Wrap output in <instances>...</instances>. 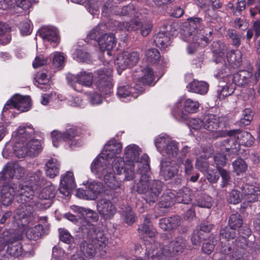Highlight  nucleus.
I'll list each match as a JSON object with an SVG mask.
<instances>
[{"label":"nucleus","instance_id":"f257e3e1","mask_svg":"<svg viewBox=\"0 0 260 260\" xmlns=\"http://www.w3.org/2000/svg\"><path fill=\"white\" fill-rule=\"evenodd\" d=\"M47 183L43 172L38 170L28 173L25 181L19 185L16 200L19 205L16 210V218L24 220V224L33 219L36 206L34 199L36 191Z\"/></svg>","mask_w":260,"mask_h":260},{"label":"nucleus","instance_id":"f03ea898","mask_svg":"<svg viewBox=\"0 0 260 260\" xmlns=\"http://www.w3.org/2000/svg\"><path fill=\"white\" fill-rule=\"evenodd\" d=\"M188 23L182 32V39L189 43L187 48L188 53L192 54L199 46H206L209 42L207 35L204 36L203 29L197 30L201 27L202 20L198 17H191L187 19Z\"/></svg>","mask_w":260,"mask_h":260},{"label":"nucleus","instance_id":"7ed1b4c3","mask_svg":"<svg viewBox=\"0 0 260 260\" xmlns=\"http://www.w3.org/2000/svg\"><path fill=\"white\" fill-rule=\"evenodd\" d=\"M87 240L82 241L80 244V250L85 257H93L97 251L103 250L108 244V238L104 232L94 225H89L87 229Z\"/></svg>","mask_w":260,"mask_h":260},{"label":"nucleus","instance_id":"20e7f679","mask_svg":"<svg viewBox=\"0 0 260 260\" xmlns=\"http://www.w3.org/2000/svg\"><path fill=\"white\" fill-rule=\"evenodd\" d=\"M141 149L138 146L135 144H131L126 147L124 150V156L126 161L135 167V164L137 163L138 166V169L141 172H147L150 170L149 156L144 154L141 157V160L139 161L140 152Z\"/></svg>","mask_w":260,"mask_h":260},{"label":"nucleus","instance_id":"39448f33","mask_svg":"<svg viewBox=\"0 0 260 260\" xmlns=\"http://www.w3.org/2000/svg\"><path fill=\"white\" fill-rule=\"evenodd\" d=\"M111 73L112 70L110 68L101 69L96 71L95 85L101 95H109L112 92Z\"/></svg>","mask_w":260,"mask_h":260},{"label":"nucleus","instance_id":"423d86ee","mask_svg":"<svg viewBox=\"0 0 260 260\" xmlns=\"http://www.w3.org/2000/svg\"><path fill=\"white\" fill-rule=\"evenodd\" d=\"M155 144L161 153H166L170 158L176 157L179 153L177 143L167 137L160 136L156 138Z\"/></svg>","mask_w":260,"mask_h":260},{"label":"nucleus","instance_id":"0eeeda50","mask_svg":"<svg viewBox=\"0 0 260 260\" xmlns=\"http://www.w3.org/2000/svg\"><path fill=\"white\" fill-rule=\"evenodd\" d=\"M78 136V131L75 126L67 128L63 133L57 131H54L51 133L53 145L56 147L62 141L68 142L71 147L76 145L77 142L75 138Z\"/></svg>","mask_w":260,"mask_h":260},{"label":"nucleus","instance_id":"6e6552de","mask_svg":"<svg viewBox=\"0 0 260 260\" xmlns=\"http://www.w3.org/2000/svg\"><path fill=\"white\" fill-rule=\"evenodd\" d=\"M112 169L117 175L123 173L124 175V180L131 181L135 178L134 166L126 161L125 163L123 157H117L114 159Z\"/></svg>","mask_w":260,"mask_h":260},{"label":"nucleus","instance_id":"1a4fd4ad","mask_svg":"<svg viewBox=\"0 0 260 260\" xmlns=\"http://www.w3.org/2000/svg\"><path fill=\"white\" fill-rule=\"evenodd\" d=\"M72 87L78 92L82 91L80 85L90 86L93 82V76L92 73L85 71L81 72L76 75H68L67 77Z\"/></svg>","mask_w":260,"mask_h":260},{"label":"nucleus","instance_id":"9d476101","mask_svg":"<svg viewBox=\"0 0 260 260\" xmlns=\"http://www.w3.org/2000/svg\"><path fill=\"white\" fill-rule=\"evenodd\" d=\"M30 107V99L29 96L16 94L7 101L3 108V112L14 108L22 112L28 111Z\"/></svg>","mask_w":260,"mask_h":260},{"label":"nucleus","instance_id":"9b49d317","mask_svg":"<svg viewBox=\"0 0 260 260\" xmlns=\"http://www.w3.org/2000/svg\"><path fill=\"white\" fill-rule=\"evenodd\" d=\"M109 164V159L104 156L101 152V154L95 158L91 164V170L92 172L96 174L99 178H101L111 171Z\"/></svg>","mask_w":260,"mask_h":260},{"label":"nucleus","instance_id":"f8f14e48","mask_svg":"<svg viewBox=\"0 0 260 260\" xmlns=\"http://www.w3.org/2000/svg\"><path fill=\"white\" fill-rule=\"evenodd\" d=\"M139 59L140 55L138 52H124L118 56L116 63L120 70H124L127 68L136 65Z\"/></svg>","mask_w":260,"mask_h":260},{"label":"nucleus","instance_id":"ddd939ff","mask_svg":"<svg viewBox=\"0 0 260 260\" xmlns=\"http://www.w3.org/2000/svg\"><path fill=\"white\" fill-rule=\"evenodd\" d=\"M103 190V184L100 182L94 181L88 183L86 190L78 189L77 196L84 199L94 200Z\"/></svg>","mask_w":260,"mask_h":260},{"label":"nucleus","instance_id":"4468645a","mask_svg":"<svg viewBox=\"0 0 260 260\" xmlns=\"http://www.w3.org/2000/svg\"><path fill=\"white\" fill-rule=\"evenodd\" d=\"M177 163L173 160L161 161L160 174L165 180L170 179L177 175L179 165L182 162L181 159H177Z\"/></svg>","mask_w":260,"mask_h":260},{"label":"nucleus","instance_id":"2eb2a0df","mask_svg":"<svg viewBox=\"0 0 260 260\" xmlns=\"http://www.w3.org/2000/svg\"><path fill=\"white\" fill-rule=\"evenodd\" d=\"M164 186V184L159 180H151L149 183L147 192L144 197L146 202L150 205L155 203L158 200Z\"/></svg>","mask_w":260,"mask_h":260},{"label":"nucleus","instance_id":"dca6fc26","mask_svg":"<svg viewBox=\"0 0 260 260\" xmlns=\"http://www.w3.org/2000/svg\"><path fill=\"white\" fill-rule=\"evenodd\" d=\"M199 103L198 101H193L190 99H185L183 102V111L176 110L174 112V115L180 120H186L188 118L187 113H193L197 112L199 109Z\"/></svg>","mask_w":260,"mask_h":260},{"label":"nucleus","instance_id":"f3484780","mask_svg":"<svg viewBox=\"0 0 260 260\" xmlns=\"http://www.w3.org/2000/svg\"><path fill=\"white\" fill-rule=\"evenodd\" d=\"M186 247V240L182 236H179L169 244L164 246L165 252L170 255L182 253Z\"/></svg>","mask_w":260,"mask_h":260},{"label":"nucleus","instance_id":"a211bd4d","mask_svg":"<svg viewBox=\"0 0 260 260\" xmlns=\"http://www.w3.org/2000/svg\"><path fill=\"white\" fill-rule=\"evenodd\" d=\"M226 134L228 136H234V138H237L240 146L243 145L249 147L254 142V137L249 133L240 129L230 130Z\"/></svg>","mask_w":260,"mask_h":260},{"label":"nucleus","instance_id":"6ab92c4d","mask_svg":"<svg viewBox=\"0 0 260 260\" xmlns=\"http://www.w3.org/2000/svg\"><path fill=\"white\" fill-rule=\"evenodd\" d=\"M97 209L99 214L106 219H110L116 212L115 205L110 200L105 199L98 201Z\"/></svg>","mask_w":260,"mask_h":260},{"label":"nucleus","instance_id":"aec40b11","mask_svg":"<svg viewBox=\"0 0 260 260\" xmlns=\"http://www.w3.org/2000/svg\"><path fill=\"white\" fill-rule=\"evenodd\" d=\"M98 43L102 52L107 51L110 55V50L113 49L116 44V40L113 34H105L99 39Z\"/></svg>","mask_w":260,"mask_h":260},{"label":"nucleus","instance_id":"412c9836","mask_svg":"<svg viewBox=\"0 0 260 260\" xmlns=\"http://www.w3.org/2000/svg\"><path fill=\"white\" fill-rule=\"evenodd\" d=\"M74 175L72 172H67L62 175L60 180V192L66 194L76 187Z\"/></svg>","mask_w":260,"mask_h":260},{"label":"nucleus","instance_id":"4be33fe9","mask_svg":"<svg viewBox=\"0 0 260 260\" xmlns=\"http://www.w3.org/2000/svg\"><path fill=\"white\" fill-rule=\"evenodd\" d=\"M122 144L113 139L109 140L105 145L102 153L104 156L109 159L116 154L120 153L122 150Z\"/></svg>","mask_w":260,"mask_h":260},{"label":"nucleus","instance_id":"5701e85b","mask_svg":"<svg viewBox=\"0 0 260 260\" xmlns=\"http://www.w3.org/2000/svg\"><path fill=\"white\" fill-rule=\"evenodd\" d=\"M49 184L44 188L39 194V198L41 200V204L45 205L46 207H50L52 204V199L56 194V187L52 184Z\"/></svg>","mask_w":260,"mask_h":260},{"label":"nucleus","instance_id":"b1692460","mask_svg":"<svg viewBox=\"0 0 260 260\" xmlns=\"http://www.w3.org/2000/svg\"><path fill=\"white\" fill-rule=\"evenodd\" d=\"M100 179H103L105 183L112 190H118L114 194L115 198L118 197L121 194L123 190L121 186V181L116 179L111 171L104 175Z\"/></svg>","mask_w":260,"mask_h":260},{"label":"nucleus","instance_id":"393cba45","mask_svg":"<svg viewBox=\"0 0 260 260\" xmlns=\"http://www.w3.org/2000/svg\"><path fill=\"white\" fill-rule=\"evenodd\" d=\"M141 171L139 169L138 170V172L141 174V176L139 181L134 186V189L140 194L145 193L146 194L148 189L149 183L151 180L150 176L147 174L149 171L144 172L142 171V168H141Z\"/></svg>","mask_w":260,"mask_h":260},{"label":"nucleus","instance_id":"a878e982","mask_svg":"<svg viewBox=\"0 0 260 260\" xmlns=\"http://www.w3.org/2000/svg\"><path fill=\"white\" fill-rule=\"evenodd\" d=\"M15 196L14 188L10 185L3 186L0 194V202L5 206L12 203Z\"/></svg>","mask_w":260,"mask_h":260},{"label":"nucleus","instance_id":"bb28decb","mask_svg":"<svg viewBox=\"0 0 260 260\" xmlns=\"http://www.w3.org/2000/svg\"><path fill=\"white\" fill-rule=\"evenodd\" d=\"M140 235L143 238H154L156 235L155 229L150 223V218L146 216L143 223L138 229Z\"/></svg>","mask_w":260,"mask_h":260},{"label":"nucleus","instance_id":"cd10ccee","mask_svg":"<svg viewBox=\"0 0 260 260\" xmlns=\"http://www.w3.org/2000/svg\"><path fill=\"white\" fill-rule=\"evenodd\" d=\"M258 187L252 185H245L243 187V192L245 201L252 203L259 200Z\"/></svg>","mask_w":260,"mask_h":260},{"label":"nucleus","instance_id":"c85d7f7f","mask_svg":"<svg viewBox=\"0 0 260 260\" xmlns=\"http://www.w3.org/2000/svg\"><path fill=\"white\" fill-rule=\"evenodd\" d=\"M219 125V117L215 115L207 114L203 118V128L209 131L213 132L217 129Z\"/></svg>","mask_w":260,"mask_h":260},{"label":"nucleus","instance_id":"c756f323","mask_svg":"<svg viewBox=\"0 0 260 260\" xmlns=\"http://www.w3.org/2000/svg\"><path fill=\"white\" fill-rule=\"evenodd\" d=\"M252 74L246 70H241L234 74L233 76V82L238 86H243L250 82Z\"/></svg>","mask_w":260,"mask_h":260},{"label":"nucleus","instance_id":"7c9ffc66","mask_svg":"<svg viewBox=\"0 0 260 260\" xmlns=\"http://www.w3.org/2000/svg\"><path fill=\"white\" fill-rule=\"evenodd\" d=\"M114 14L120 16L128 17H136L137 18L139 17V14L133 5L129 4L123 7L116 6L113 9Z\"/></svg>","mask_w":260,"mask_h":260},{"label":"nucleus","instance_id":"2f4dec72","mask_svg":"<svg viewBox=\"0 0 260 260\" xmlns=\"http://www.w3.org/2000/svg\"><path fill=\"white\" fill-rule=\"evenodd\" d=\"M117 94L120 98H127L128 100L135 99L138 96L135 88L127 85L119 86L117 88Z\"/></svg>","mask_w":260,"mask_h":260},{"label":"nucleus","instance_id":"473e14b6","mask_svg":"<svg viewBox=\"0 0 260 260\" xmlns=\"http://www.w3.org/2000/svg\"><path fill=\"white\" fill-rule=\"evenodd\" d=\"M40 35L44 41L57 43L59 40L57 31L53 28L44 27L40 31Z\"/></svg>","mask_w":260,"mask_h":260},{"label":"nucleus","instance_id":"72a5a7b5","mask_svg":"<svg viewBox=\"0 0 260 260\" xmlns=\"http://www.w3.org/2000/svg\"><path fill=\"white\" fill-rule=\"evenodd\" d=\"M25 145L28 151V156L30 157L37 156L42 150L41 142L37 139L26 141Z\"/></svg>","mask_w":260,"mask_h":260},{"label":"nucleus","instance_id":"f704fd0d","mask_svg":"<svg viewBox=\"0 0 260 260\" xmlns=\"http://www.w3.org/2000/svg\"><path fill=\"white\" fill-rule=\"evenodd\" d=\"M187 88L190 92L204 94L208 91V84L204 81H199L194 80L189 84Z\"/></svg>","mask_w":260,"mask_h":260},{"label":"nucleus","instance_id":"c9c22d12","mask_svg":"<svg viewBox=\"0 0 260 260\" xmlns=\"http://www.w3.org/2000/svg\"><path fill=\"white\" fill-rule=\"evenodd\" d=\"M60 164L56 158L49 159L46 164V174L50 178L56 176L59 171Z\"/></svg>","mask_w":260,"mask_h":260},{"label":"nucleus","instance_id":"e433bc0d","mask_svg":"<svg viewBox=\"0 0 260 260\" xmlns=\"http://www.w3.org/2000/svg\"><path fill=\"white\" fill-rule=\"evenodd\" d=\"M7 251L8 254L14 257H18L25 252L22 244L17 239L8 244Z\"/></svg>","mask_w":260,"mask_h":260},{"label":"nucleus","instance_id":"4c0bfd02","mask_svg":"<svg viewBox=\"0 0 260 260\" xmlns=\"http://www.w3.org/2000/svg\"><path fill=\"white\" fill-rule=\"evenodd\" d=\"M154 246H151L147 252L148 260H161L166 255H170L165 252L164 247L154 248Z\"/></svg>","mask_w":260,"mask_h":260},{"label":"nucleus","instance_id":"58836bf2","mask_svg":"<svg viewBox=\"0 0 260 260\" xmlns=\"http://www.w3.org/2000/svg\"><path fill=\"white\" fill-rule=\"evenodd\" d=\"M35 134L31 125L20 126L18 129L17 137L20 142H25Z\"/></svg>","mask_w":260,"mask_h":260},{"label":"nucleus","instance_id":"ea45409f","mask_svg":"<svg viewBox=\"0 0 260 260\" xmlns=\"http://www.w3.org/2000/svg\"><path fill=\"white\" fill-rule=\"evenodd\" d=\"M230 138L225 140L223 145L226 152L231 154H237L240 150V145L237 138L234 136H229Z\"/></svg>","mask_w":260,"mask_h":260},{"label":"nucleus","instance_id":"a19ab883","mask_svg":"<svg viewBox=\"0 0 260 260\" xmlns=\"http://www.w3.org/2000/svg\"><path fill=\"white\" fill-rule=\"evenodd\" d=\"M192 193L190 189L184 188L180 190L175 195L176 202L184 204H188L192 200Z\"/></svg>","mask_w":260,"mask_h":260},{"label":"nucleus","instance_id":"79ce46f5","mask_svg":"<svg viewBox=\"0 0 260 260\" xmlns=\"http://www.w3.org/2000/svg\"><path fill=\"white\" fill-rule=\"evenodd\" d=\"M169 33L160 31L154 37V42L156 46L160 48H165L170 45V38Z\"/></svg>","mask_w":260,"mask_h":260},{"label":"nucleus","instance_id":"37998d69","mask_svg":"<svg viewBox=\"0 0 260 260\" xmlns=\"http://www.w3.org/2000/svg\"><path fill=\"white\" fill-rule=\"evenodd\" d=\"M15 164L8 163L0 173V180L9 181L10 179L15 177Z\"/></svg>","mask_w":260,"mask_h":260},{"label":"nucleus","instance_id":"c03bdc74","mask_svg":"<svg viewBox=\"0 0 260 260\" xmlns=\"http://www.w3.org/2000/svg\"><path fill=\"white\" fill-rule=\"evenodd\" d=\"M176 202L175 194L170 190L164 192L160 198L159 206L162 208H168Z\"/></svg>","mask_w":260,"mask_h":260},{"label":"nucleus","instance_id":"a18cd8bd","mask_svg":"<svg viewBox=\"0 0 260 260\" xmlns=\"http://www.w3.org/2000/svg\"><path fill=\"white\" fill-rule=\"evenodd\" d=\"M98 215L95 211L90 209L85 208L83 216L82 217V220L83 219H85L87 222V225L86 226L85 225H83V227L82 228V230L84 231V232H87V229L88 228L89 225H92L89 223L96 221L98 220Z\"/></svg>","mask_w":260,"mask_h":260},{"label":"nucleus","instance_id":"49530a36","mask_svg":"<svg viewBox=\"0 0 260 260\" xmlns=\"http://www.w3.org/2000/svg\"><path fill=\"white\" fill-rule=\"evenodd\" d=\"M226 57L228 61L233 66L238 67L242 62V53L238 50H231L227 52Z\"/></svg>","mask_w":260,"mask_h":260},{"label":"nucleus","instance_id":"de8ad7c7","mask_svg":"<svg viewBox=\"0 0 260 260\" xmlns=\"http://www.w3.org/2000/svg\"><path fill=\"white\" fill-rule=\"evenodd\" d=\"M43 225L38 224L34 228H29L26 231V236L28 239L31 240H37L42 235Z\"/></svg>","mask_w":260,"mask_h":260},{"label":"nucleus","instance_id":"09e8293b","mask_svg":"<svg viewBox=\"0 0 260 260\" xmlns=\"http://www.w3.org/2000/svg\"><path fill=\"white\" fill-rule=\"evenodd\" d=\"M139 24L138 22H135V19H132L128 22H118L117 28L121 31H136V28L139 26Z\"/></svg>","mask_w":260,"mask_h":260},{"label":"nucleus","instance_id":"8fccbe9b","mask_svg":"<svg viewBox=\"0 0 260 260\" xmlns=\"http://www.w3.org/2000/svg\"><path fill=\"white\" fill-rule=\"evenodd\" d=\"M243 220L241 216L238 213L232 214L229 217V226L237 231L241 226Z\"/></svg>","mask_w":260,"mask_h":260},{"label":"nucleus","instance_id":"3c124183","mask_svg":"<svg viewBox=\"0 0 260 260\" xmlns=\"http://www.w3.org/2000/svg\"><path fill=\"white\" fill-rule=\"evenodd\" d=\"M211 198L209 196L202 194L196 199V203L194 207L198 206L201 208H210L212 206Z\"/></svg>","mask_w":260,"mask_h":260},{"label":"nucleus","instance_id":"603ef678","mask_svg":"<svg viewBox=\"0 0 260 260\" xmlns=\"http://www.w3.org/2000/svg\"><path fill=\"white\" fill-rule=\"evenodd\" d=\"M236 231L230 226H224L221 229L220 236L221 238L224 239L227 241L234 239L237 235Z\"/></svg>","mask_w":260,"mask_h":260},{"label":"nucleus","instance_id":"864d4df0","mask_svg":"<svg viewBox=\"0 0 260 260\" xmlns=\"http://www.w3.org/2000/svg\"><path fill=\"white\" fill-rule=\"evenodd\" d=\"M208 157L206 155H201L197 159L196 166L201 172L206 173L209 170V163L207 159Z\"/></svg>","mask_w":260,"mask_h":260},{"label":"nucleus","instance_id":"5fc2aeb1","mask_svg":"<svg viewBox=\"0 0 260 260\" xmlns=\"http://www.w3.org/2000/svg\"><path fill=\"white\" fill-rule=\"evenodd\" d=\"M143 76L138 78L140 82L148 85L151 84L154 80V75L151 69L146 68L143 70Z\"/></svg>","mask_w":260,"mask_h":260},{"label":"nucleus","instance_id":"6e6d98bb","mask_svg":"<svg viewBox=\"0 0 260 260\" xmlns=\"http://www.w3.org/2000/svg\"><path fill=\"white\" fill-rule=\"evenodd\" d=\"M135 22H138L139 23V26L136 28V30L140 29V34L142 36L146 37L151 32L152 24L150 22L142 23L139 19H135Z\"/></svg>","mask_w":260,"mask_h":260},{"label":"nucleus","instance_id":"4d7b16f0","mask_svg":"<svg viewBox=\"0 0 260 260\" xmlns=\"http://www.w3.org/2000/svg\"><path fill=\"white\" fill-rule=\"evenodd\" d=\"M146 56L148 62L155 63L159 60L160 55L157 49L152 48L147 50Z\"/></svg>","mask_w":260,"mask_h":260},{"label":"nucleus","instance_id":"13d9d810","mask_svg":"<svg viewBox=\"0 0 260 260\" xmlns=\"http://www.w3.org/2000/svg\"><path fill=\"white\" fill-rule=\"evenodd\" d=\"M234 90L233 87H230L228 85L219 86L217 90V97L221 100L225 97L232 94Z\"/></svg>","mask_w":260,"mask_h":260},{"label":"nucleus","instance_id":"bf43d9fd","mask_svg":"<svg viewBox=\"0 0 260 260\" xmlns=\"http://www.w3.org/2000/svg\"><path fill=\"white\" fill-rule=\"evenodd\" d=\"M226 37L231 40L232 44L238 47L241 44L240 36L237 31L233 29H229L227 31Z\"/></svg>","mask_w":260,"mask_h":260},{"label":"nucleus","instance_id":"052dcab7","mask_svg":"<svg viewBox=\"0 0 260 260\" xmlns=\"http://www.w3.org/2000/svg\"><path fill=\"white\" fill-rule=\"evenodd\" d=\"M18 143L15 146L14 152L15 155L18 158H23L25 156H28V151L26 149L25 145V142Z\"/></svg>","mask_w":260,"mask_h":260},{"label":"nucleus","instance_id":"680f3d73","mask_svg":"<svg viewBox=\"0 0 260 260\" xmlns=\"http://www.w3.org/2000/svg\"><path fill=\"white\" fill-rule=\"evenodd\" d=\"M123 216L124 220L128 225H132L136 221L135 214L129 207L123 212Z\"/></svg>","mask_w":260,"mask_h":260},{"label":"nucleus","instance_id":"e2e57ef3","mask_svg":"<svg viewBox=\"0 0 260 260\" xmlns=\"http://www.w3.org/2000/svg\"><path fill=\"white\" fill-rule=\"evenodd\" d=\"M233 166L237 174L243 173L247 169V164L242 159H238L233 162Z\"/></svg>","mask_w":260,"mask_h":260},{"label":"nucleus","instance_id":"0e129e2a","mask_svg":"<svg viewBox=\"0 0 260 260\" xmlns=\"http://www.w3.org/2000/svg\"><path fill=\"white\" fill-rule=\"evenodd\" d=\"M59 238L61 241L71 244L74 241V237L65 229H59Z\"/></svg>","mask_w":260,"mask_h":260},{"label":"nucleus","instance_id":"69168bd1","mask_svg":"<svg viewBox=\"0 0 260 260\" xmlns=\"http://www.w3.org/2000/svg\"><path fill=\"white\" fill-rule=\"evenodd\" d=\"M204 239L205 237L202 233L199 230L196 229L193 231L192 234L191 241L193 245L199 246Z\"/></svg>","mask_w":260,"mask_h":260},{"label":"nucleus","instance_id":"338daca9","mask_svg":"<svg viewBox=\"0 0 260 260\" xmlns=\"http://www.w3.org/2000/svg\"><path fill=\"white\" fill-rule=\"evenodd\" d=\"M218 172L222 179L221 186L224 187L231 182L230 172L224 169H219Z\"/></svg>","mask_w":260,"mask_h":260},{"label":"nucleus","instance_id":"774afa93","mask_svg":"<svg viewBox=\"0 0 260 260\" xmlns=\"http://www.w3.org/2000/svg\"><path fill=\"white\" fill-rule=\"evenodd\" d=\"M242 198V194L237 190H232L230 193L228 200L230 203L237 204L239 203Z\"/></svg>","mask_w":260,"mask_h":260}]
</instances>
